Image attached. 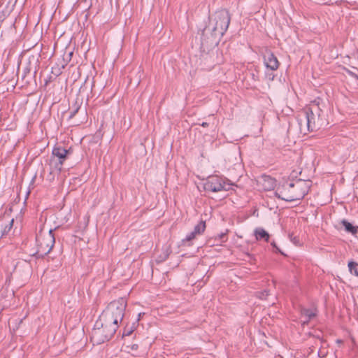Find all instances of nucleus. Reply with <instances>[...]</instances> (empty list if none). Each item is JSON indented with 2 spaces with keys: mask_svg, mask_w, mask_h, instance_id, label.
Here are the masks:
<instances>
[{
  "mask_svg": "<svg viewBox=\"0 0 358 358\" xmlns=\"http://www.w3.org/2000/svg\"><path fill=\"white\" fill-rule=\"evenodd\" d=\"M144 315V313H139V314H138V320H137L138 321V320H140V318L141 317V315Z\"/></svg>",
  "mask_w": 358,
  "mask_h": 358,
  "instance_id": "nucleus-28",
  "label": "nucleus"
},
{
  "mask_svg": "<svg viewBox=\"0 0 358 358\" xmlns=\"http://www.w3.org/2000/svg\"><path fill=\"white\" fill-rule=\"evenodd\" d=\"M311 181L299 179L294 182L285 181L277 187L275 195L286 201L302 199L308 192Z\"/></svg>",
  "mask_w": 358,
  "mask_h": 358,
  "instance_id": "nucleus-2",
  "label": "nucleus"
},
{
  "mask_svg": "<svg viewBox=\"0 0 358 358\" xmlns=\"http://www.w3.org/2000/svg\"><path fill=\"white\" fill-rule=\"evenodd\" d=\"M357 72H358V70H357Z\"/></svg>",
  "mask_w": 358,
  "mask_h": 358,
  "instance_id": "nucleus-30",
  "label": "nucleus"
},
{
  "mask_svg": "<svg viewBox=\"0 0 358 358\" xmlns=\"http://www.w3.org/2000/svg\"><path fill=\"white\" fill-rule=\"evenodd\" d=\"M349 271L351 274L358 276V264L355 262H350L348 263Z\"/></svg>",
  "mask_w": 358,
  "mask_h": 358,
  "instance_id": "nucleus-15",
  "label": "nucleus"
},
{
  "mask_svg": "<svg viewBox=\"0 0 358 358\" xmlns=\"http://www.w3.org/2000/svg\"><path fill=\"white\" fill-rule=\"evenodd\" d=\"M255 235L257 241L264 240L266 242L268 241L270 237L268 233L261 227L255 229Z\"/></svg>",
  "mask_w": 358,
  "mask_h": 358,
  "instance_id": "nucleus-11",
  "label": "nucleus"
},
{
  "mask_svg": "<svg viewBox=\"0 0 358 358\" xmlns=\"http://www.w3.org/2000/svg\"><path fill=\"white\" fill-rule=\"evenodd\" d=\"M36 241L38 242L36 255L43 257L52 250L55 243L53 231L50 229L44 234L41 232L40 234L36 236Z\"/></svg>",
  "mask_w": 358,
  "mask_h": 358,
  "instance_id": "nucleus-6",
  "label": "nucleus"
},
{
  "mask_svg": "<svg viewBox=\"0 0 358 358\" xmlns=\"http://www.w3.org/2000/svg\"><path fill=\"white\" fill-rule=\"evenodd\" d=\"M348 73L351 75L352 76H353L354 78H355L356 79L358 80V74L355 73V72L352 71H350V70H348Z\"/></svg>",
  "mask_w": 358,
  "mask_h": 358,
  "instance_id": "nucleus-25",
  "label": "nucleus"
},
{
  "mask_svg": "<svg viewBox=\"0 0 358 358\" xmlns=\"http://www.w3.org/2000/svg\"><path fill=\"white\" fill-rule=\"evenodd\" d=\"M127 300L120 297L111 301L99 316L106 324L118 326V323L122 321L127 307Z\"/></svg>",
  "mask_w": 358,
  "mask_h": 358,
  "instance_id": "nucleus-3",
  "label": "nucleus"
},
{
  "mask_svg": "<svg viewBox=\"0 0 358 358\" xmlns=\"http://www.w3.org/2000/svg\"><path fill=\"white\" fill-rule=\"evenodd\" d=\"M13 222H14V220H13H13H11V221L10 222L9 224L5 227L4 230H3V234H4V233H6V232H7V231H10V229L12 228V227H13Z\"/></svg>",
  "mask_w": 358,
  "mask_h": 358,
  "instance_id": "nucleus-24",
  "label": "nucleus"
},
{
  "mask_svg": "<svg viewBox=\"0 0 358 358\" xmlns=\"http://www.w3.org/2000/svg\"><path fill=\"white\" fill-rule=\"evenodd\" d=\"M71 151L63 147L59 146L54 148L52 152V155L50 161V166L60 172L64 162L69 157Z\"/></svg>",
  "mask_w": 358,
  "mask_h": 358,
  "instance_id": "nucleus-7",
  "label": "nucleus"
},
{
  "mask_svg": "<svg viewBox=\"0 0 358 358\" xmlns=\"http://www.w3.org/2000/svg\"><path fill=\"white\" fill-rule=\"evenodd\" d=\"M80 105H78L77 103H76L73 107L72 110L70 112V115H69L70 119L73 118L76 115V113L80 110Z\"/></svg>",
  "mask_w": 358,
  "mask_h": 358,
  "instance_id": "nucleus-17",
  "label": "nucleus"
},
{
  "mask_svg": "<svg viewBox=\"0 0 358 358\" xmlns=\"http://www.w3.org/2000/svg\"><path fill=\"white\" fill-rule=\"evenodd\" d=\"M118 326L106 324L101 318L96 322L92 331L91 341L94 345H99L109 341L116 332Z\"/></svg>",
  "mask_w": 358,
  "mask_h": 358,
  "instance_id": "nucleus-4",
  "label": "nucleus"
},
{
  "mask_svg": "<svg viewBox=\"0 0 358 358\" xmlns=\"http://www.w3.org/2000/svg\"><path fill=\"white\" fill-rule=\"evenodd\" d=\"M268 295V292L267 290H264V292H261L258 293V296L261 299H266V296Z\"/></svg>",
  "mask_w": 358,
  "mask_h": 358,
  "instance_id": "nucleus-21",
  "label": "nucleus"
},
{
  "mask_svg": "<svg viewBox=\"0 0 358 358\" xmlns=\"http://www.w3.org/2000/svg\"><path fill=\"white\" fill-rule=\"evenodd\" d=\"M271 245H273V247L274 248H275V249H276V252H280L281 254H283V253L280 250V249L277 247V245H276V244H275V242H273V243H271Z\"/></svg>",
  "mask_w": 358,
  "mask_h": 358,
  "instance_id": "nucleus-26",
  "label": "nucleus"
},
{
  "mask_svg": "<svg viewBox=\"0 0 358 358\" xmlns=\"http://www.w3.org/2000/svg\"><path fill=\"white\" fill-rule=\"evenodd\" d=\"M231 17L227 10L216 11L210 17L209 24L202 31L201 44L207 46L217 45L228 29Z\"/></svg>",
  "mask_w": 358,
  "mask_h": 358,
  "instance_id": "nucleus-1",
  "label": "nucleus"
},
{
  "mask_svg": "<svg viewBox=\"0 0 358 358\" xmlns=\"http://www.w3.org/2000/svg\"><path fill=\"white\" fill-rule=\"evenodd\" d=\"M301 314L303 317H306V321L311 320L316 315L314 310L306 308L301 310Z\"/></svg>",
  "mask_w": 358,
  "mask_h": 358,
  "instance_id": "nucleus-14",
  "label": "nucleus"
},
{
  "mask_svg": "<svg viewBox=\"0 0 358 358\" xmlns=\"http://www.w3.org/2000/svg\"><path fill=\"white\" fill-rule=\"evenodd\" d=\"M289 238H290L291 241L293 242V243L294 245H299V238L297 237L293 236L292 234H290L289 235Z\"/></svg>",
  "mask_w": 358,
  "mask_h": 358,
  "instance_id": "nucleus-23",
  "label": "nucleus"
},
{
  "mask_svg": "<svg viewBox=\"0 0 358 358\" xmlns=\"http://www.w3.org/2000/svg\"><path fill=\"white\" fill-rule=\"evenodd\" d=\"M357 72H358V70H357Z\"/></svg>",
  "mask_w": 358,
  "mask_h": 358,
  "instance_id": "nucleus-31",
  "label": "nucleus"
},
{
  "mask_svg": "<svg viewBox=\"0 0 358 358\" xmlns=\"http://www.w3.org/2000/svg\"><path fill=\"white\" fill-rule=\"evenodd\" d=\"M202 127H206L208 126V123L207 122H203L201 124Z\"/></svg>",
  "mask_w": 358,
  "mask_h": 358,
  "instance_id": "nucleus-27",
  "label": "nucleus"
},
{
  "mask_svg": "<svg viewBox=\"0 0 358 358\" xmlns=\"http://www.w3.org/2000/svg\"><path fill=\"white\" fill-rule=\"evenodd\" d=\"M203 187L206 191L213 192L227 190L223 179L217 176L208 177L206 182L203 184Z\"/></svg>",
  "mask_w": 358,
  "mask_h": 358,
  "instance_id": "nucleus-8",
  "label": "nucleus"
},
{
  "mask_svg": "<svg viewBox=\"0 0 358 358\" xmlns=\"http://www.w3.org/2000/svg\"><path fill=\"white\" fill-rule=\"evenodd\" d=\"M341 224L345 227V230L347 232L355 234L357 232L358 227L353 226L351 223L348 222L346 220H343L341 222Z\"/></svg>",
  "mask_w": 358,
  "mask_h": 358,
  "instance_id": "nucleus-12",
  "label": "nucleus"
},
{
  "mask_svg": "<svg viewBox=\"0 0 358 358\" xmlns=\"http://www.w3.org/2000/svg\"><path fill=\"white\" fill-rule=\"evenodd\" d=\"M206 228V221L201 220L194 228L193 231L196 235L202 234Z\"/></svg>",
  "mask_w": 358,
  "mask_h": 358,
  "instance_id": "nucleus-13",
  "label": "nucleus"
},
{
  "mask_svg": "<svg viewBox=\"0 0 358 358\" xmlns=\"http://www.w3.org/2000/svg\"><path fill=\"white\" fill-rule=\"evenodd\" d=\"M133 331H134V329H133L132 327L125 328L124 330L122 336H130L132 334Z\"/></svg>",
  "mask_w": 358,
  "mask_h": 358,
  "instance_id": "nucleus-20",
  "label": "nucleus"
},
{
  "mask_svg": "<svg viewBox=\"0 0 358 358\" xmlns=\"http://www.w3.org/2000/svg\"><path fill=\"white\" fill-rule=\"evenodd\" d=\"M357 72H358V70H357Z\"/></svg>",
  "mask_w": 358,
  "mask_h": 358,
  "instance_id": "nucleus-32",
  "label": "nucleus"
},
{
  "mask_svg": "<svg viewBox=\"0 0 358 358\" xmlns=\"http://www.w3.org/2000/svg\"><path fill=\"white\" fill-rule=\"evenodd\" d=\"M264 63L266 66L271 70L275 71L277 70L279 67V62L277 57L274 55V54L268 50L266 51L264 55Z\"/></svg>",
  "mask_w": 358,
  "mask_h": 358,
  "instance_id": "nucleus-9",
  "label": "nucleus"
},
{
  "mask_svg": "<svg viewBox=\"0 0 358 358\" xmlns=\"http://www.w3.org/2000/svg\"><path fill=\"white\" fill-rule=\"evenodd\" d=\"M298 123L301 132L306 134L307 131H311L310 127L308 126L309 121L304 112L299 115L298 117Z\"/></svg>",
  "mask_w": 358,
  "mask_h": 358,
  "instance_id": "nucleus-10",
  "label": "nucleus"
},
{
  "mask_svg": "<svg viewBox=\"0 0 358 358\" xmlns=\"http://www.w3.org/2000/svg\"><path fill=\"white\" fill-rule=\"evenodd\" d=\"M52 73H54L55 76H58L62 73V71L58 67H52Z\"/></svg>",
  "mask_w": 358,
  "mask_h": 358,
  "instance_id": "nucleus-22",
  "label": "nucleus"
},
{
  "mask_svg": "<svg viewBox=\"0 0 358 358\" xmlns=\"http://www.w3.org/2000/svg\"><path fill=\"white\" fill-rule=\"evenodd\" d=\"M197 235L194 234L192 231L191 233L187 235L185 238L182 239V243L190 242L192 240L194 239Z\"/></svg>",
  "mask_w": 358,
  "mask_h": 358,
  "instance_id": "nucleus-18",
  "label": "nucleus"
},
{
  "mask_svg": "<svg viewBox=\"0 0 358 358\" xmlns=\"http://www.w3.org/2000/svg\"><path fill=\"white\" fill-rule=\"evenodd\" d=\"M227 231H228L227 230ZM227 232L221 233L220 234H219L217 236V237H216V239L217 238L218 241L222 243L227 241Z\"/></svg>",
  "mask_w": 358,
  "mask_h": 358,
  "instance_id": "nucleus-19",
  "label": "nucleus"
},
{
  "mask_svg": "<svg viewBox=\"0 0 358 358\" xmlns=\"http://www.w3.org/2000/svg\"><path fill=\"white\" fill-rule=\"evenodd\" d=\"M304 113L309 121L311 131H317L327 124L324 115L317 104H312Z\"/></svg>",
  "mask_w": 358,
  "mask_h": 358,
  "instance_id": "nucleus-5",
  "label": "nucleus"
},
{
  "mask_svg": "<svg viewBox=\"0 0 358 358\" xmlns=\"http://www.w3.org/2000/svg\"><path fill=\"white\" fill-rule=\"evenodd\" d=\"M52 169V171H54V170H55L54 168L51 167Z\"/></svg>",
  "mask_w": 358,
  "mask_h": 358,
  "instance_id": "nucleus-29",
  "label": "nucleus"
},
{
  "mask_svg": "<svg viewBox=\"0 0 358 358\" xmlns=\"http://www.w3.org/2000/svg\"><path fill=\"white\" fill-rule=\"evenodd\" d=\"M31 63L29 62L26 66L24 67L22 70V79L25 80L26 78L31 73Z\"/></svg>",
  "mask_w": 358,
  "mask_h": 358,
  "instance_id": "nucleus-16",
  "label": "nucleus"
}]
</instances>
